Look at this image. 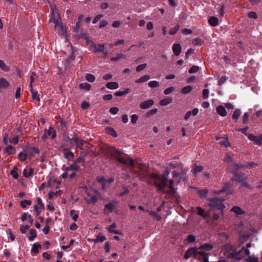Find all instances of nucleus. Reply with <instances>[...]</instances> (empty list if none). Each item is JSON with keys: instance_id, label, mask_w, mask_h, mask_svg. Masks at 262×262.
I'll list each match as a JSON object with an SVG mask.
<instances>
[{"instance_id": "obj_1", "label": "nucleus", "mask_w": 262, "mask_h": 262, "mask_svg": "<svg viewBox=\"0 0 262 262\" xmlns=\"http://www.w3.org/2000/svg\"><path fill=\"white\" fill-rule=\"evenodd\" d=\"M166 174L160 175L158 174H154L152 176L154 179V183L155 186L158 188V191L162 193H167L173 194L176 192V190L173 188L174 181L170 180L168 183L167 175Z\"/></svg>"}, {"instance_id": "obj_2", "label": "nucleus", "mask_w": 262, "mask_h": 262, "mask_svg": "<svg viewBox=\"0 0 262 262\" xmlns=\"http://www.w3.org/2000/svg\"><path fill=\"white\" fill-rule=\"evenodd\" d=\"M115 153L116 160L123 164H128L132 168L134 167L135 164L134 161L128 155H125L117 149H116Z\"/></svg>"}, {"instance_id": "obj_3", "label": "nucleus", "mask_w": 262, "mask_h": 262, "mask_svg": "<svg viewBox=\"0 0 262 262\" xmlns=\"http://www.w3.org/2000/svg\"><path fill=\"white\" fill-rule=\"evenodd\" d=\"M250 255L249 249H245L244 247L237 252H232L230 256H227L229 258H235L237 260H241L245 257L246 256Z\"/></svg>"}, {"instance_id": "obj_4", "label": "nucleus", "mask_w": 262, "mask_h": 262, "mask_svg": "<svg viewBox=\"0 0 262 262\" xmlns=\"http://www.w3.org/2000/svg\"><path fill=\"white\" fill-rule=\"evenodd\" d=\"M224 200V199L213 198L209 200L210 203L208 204V205L210 207L215 208L223 211L225 207V205L223 204Z\"/></svg>"}, {"instance_id": "obj_5", "label": "nucleus", "mask_w": 262, "mask_h": 262, "mask_svg": "<svg viewBox=\"0 0 262 262\" xmlns=\"http://www.w3.org/2000/svg\"><path fill=\"white\" fill-rule=\"evenodd\" d=\"M239 168V166L236 164H233L229 170L234 173V177L232 179L233 180L242 182L246 179V176L244 175H239L237 173V170Z\"/></svg>"}, {"instance_id": "obj_6", "label": "nucleus", "mask_w": 262, "mask_h": 262, "mask_svg": "<svg viewBox=\"0 0 262 262\" xmlns=\"http://www.w3.org/2000/svg\"><path fill=\"white\" fill-rule=\"evenodd\" d=\"M200 253H205L204 252L202 251H198V250L197 248H191L188 249L186 252L185 253L184 255V258L186 259H188L192 256H194L196 258L198 259V257H197V255H199L200 257H202V256L200 254Z\"/></svg>"}, {"instance_id": "obj_7", "label": "nucleus", "mask_w": 262, "mask_h": 262, "mask_svg": "<svg viewBox=\"0 0 262 262\" xmlns=\"http://www.w3.org/2000/svg\"><path fill=\"white\" fill-rule=\"evenodd\" d=\"M97 181L101 184L103 190H106L109 185L114 181V178H110L108 180H105L104 177H98Z\"/></svg>"}, {"instance_id": "obj_8", "label": "nucleus", "mask_w": 262, "mask_h": 262, "mask_svg": "<svg viewBox=\"0 0 262 262\" xmlns=\"http://www.w3.org/2000/svg\"><path fill=\"white\" fill-rule=\"evenodd\" d=\"M23 150L27 154V157L29 156L30 159L34 156V153L37 154L39 153V149L35 147H27Z\"/></svg>"}, {"instance_id": "obj_9", "label": "nucleus", "mask_w": 262, "mask_h": 262, "mask_svg": "<svg viewBox=\"0 0 262 262\" xmlns=\"http://www.w3.org/2000/svg\"><path fill=\"white\" fill-rule=\"evenodd\" d=\"M248 138L250 140L253 141L256 145H260L262 143V135L256 136L252 134H250L248 135Z\"/></svg>"}, {"instance_id": "obj_10", "label": "nucleus", "mask_w": 262, "mask_h": 262, "mask_svg": "<svg viewBox=\"0 0 262 262\" xmlns=\"http://www.w3.org/2000/svg\"><path fill=\"white\" fill-rule=\"evenodd\" d=\"M154 104L153 100H147L140 104V107L142 109H147L151 107Z\"/></svg>"}, {"instance_id": "obj_11", "label": "nucleus", "mask_w": 262, "mask_h": 262, "mask_svg": "<svg viewBox=\"0 0 262 262\" xmlns=\"http://www.w3.org/2000/svg\"><path fill=\"white\" fill-rule=\"evenodd\" d=\"M9 85V82L5 78H0V92H2V90L7 89Z\"/></svg>"}, {"instance_id": "obj_12", "label": "nucleus", "mask_w": 262, "mask_h": 262, "mask_svg": "<svg viewBox=\"0 0 262 262\" xmlns=\"http://www.w3.org/2000/svg\"><path fill=\"white\" fill-rule=\"evenodd\" d=\"M172 50L174 54L177 56H179L182 52L181 46L179 43L173 44L172 47Z\"/></svg>"}, {"instance_id": "obj_13", "label": "nucleus", "mask_w": 262, "mask_h": 262, "mask_svg": "<svg viewBox=\"0 0 262 262\" xmlns=\"http://www.w3.org/2000/svg\"><path fill=\"white\" fill-rule=\"evenodd\" d=\"M41 246L40 244L37 243L33 244L31 250L32 255L34 256L39 253V249H41Z\"/></svg>"}, {"instance_id": "obj_14", "label": "nucleus", "mask_w": 262, "mask_h": 262, "mask_svg": "<svg viewBox=\"0 0 262 262\" xmlns=\"http://www.w3.org/2000/svg\"><path fill=\"white\" fill-rule=\"evenodd\" d=\"M44 132L47 134L48 136H51V138L52 139H54L56 137V130L53 127L51 126H50L48 129H45Z\"/></svg>"}, {"instance_id": "obj_15", "label": "nucleus", "mask_w": 262, "mask_h": 262, "mask_svg": "<svg viewBox=\"0 0 262 262\" xmlns=\"http://www.w3.org/2000/svg\"><path fill=\"white\" fill-rule=\"evenodd\" d=\"M33 172L34 169L32 167H29L28 169L25 168L23 170V176L27 178L32 177Z\"/></svg>"}, {"instance_id": "obj_16", "label": "nucleus", "mask_w": 262, "mask_h": 262, "mask_svg": "<svg viewBox=\"0 0 262 262\" xmlns=\"http://www.w3.org/2000/svg\"><path fill=\"white\" fill-rule=\"evenodd\" d=\"M4 153L7 155H13L16 153V150L12 145H8L4 149Z\"/></svg>"}, {"instance_id": "obj_17", "label": "nucleus", "mask_w": 262, "mask_h": 262, "mask_svg": "<svg viewBox=\"0 0 262 262\" xmlns=\"http://www.w3.org/2000/svg\"><path fill=\"white\" fill-rule=\"evenodd\" d=\"M213 248V246L212 245L209 244H205L201 245L199 248V251L204 252L205 253H206L205 251H208L211 250Z\"/></svg>"}, {"instance_id": "obj_18", "label": "nucleus", "mask_w": 262, "mask_h": 262, "mask_svg": "<svg viewBox=\"0 0 262 262\" xmlns=\"http://www.w3.org/2000/svg\"><path fill=\"white\" fill-rule=\"evenodd\" d=\"M230 210L237 215H242L245 213L241 207L237 206H233Z\"/></svg>"}, {"instance_id": "obj_19", "label": "nucleus", "mask_w": 262, "mask_h": 262, "mask_svg": "<svg viewBox=\"0 0 262 262\" xmlns=\"http://www.w3.org/2000/svg\"><path fill=\"white\" fill-rule=\"evenodd\" d=\"M217 113L221 116L225 117L227 115V112L225 107L223 105H219L216 107Z\"/></svg>"}, {"instance_id": "obj_20", "label": "nucleus", "mask_w": 262, "mask_h": 262, "mask_svg": "<svg viewBox=\"0 0 262 262\" xmlns=\"http://www.w3.org/2000/svg\"><path fill=\"white\" fill-rule=\"evenodd\" d=\"M208 23L210 26L215 27L219 24L218 18L215 16H211L208 18Z\"/></svg>"}, {"instance_id": "obj_21", "label": "nucleus", "mask_w": 262, "mask_h": 262, "mask_svg": "<svg viewBox=\"0 0 262 262\" xmlns=\"http://www.w3.org/2000/svg\"><path fill=\"white\" fill-rule=\"evenodd\" d=\"M64 151L65 152L63 155L66 159L70 160L71 159H73L74 158V155L72 151L68 150L67 148L64 149Z\"/></svg>"}, {"instance_id": "obj_22", "label": "nucleus", "mask_w": 262, "mask_h": 262, "mask_svg": "<svg viewBox=\"0 0 262 262\" xmlns=\"http://www.w3.org/2000/svg\"><path fill=\"white\" fill-rule=\"evenodd\" d=\"M179 169H180L179 171H174L173 172L172 176L174 178L180 177L181 175H183L184 174V170H183L182 165H180Z\"/></svg>"}, {"instance_id": "obj_23", "label": "nucleus", "mask_w": 262, "mask_h": 262, "mask_svg": "<svg viewBox=\"0 0 262 262\" xmlns=\"http://www.w3.org/2000/svg\"><path fill=\"white\" fill-rule=\"evenodd\" d=\"M223 250L227 252L230 253L229 255H228L230 256V253L232 252L233 247L231 244H227L224 245V246L223 247Z\"/></svg>"}, {"instance_id": "obj_24", "label": "nucleus", "mask_w": 262, "mask_h": 262, "mask_svg": "<svg viewBox=\"0 0 262 262\" xmlns=\"http://www.w3.org/2000/svg\"><path fill=\"white\" fill-rule=\"evenodd\" d=\"M31 92L32 94V97L33 100H37V101H40V98L39 95H38L37 91H35L33 90V87L30 88Z\"/></svg>"}, {"instance_id": "obj_25", "label": "nucleus", "mask_w": 262, "mask_h": 262, "mask_svg": "<svg viewBox=\"0 0 262 262\" xmlns=\"http://www.w3.org/2000/svg\"><path fill=\"white\" fill-rule=\"evenodd\" d=\"M29 233L30 234V236H28V239L30 241H33L36 237V232L34 229H31L29 231Z\"/></svg>"}, {"instance_id": "obj_26", "label": "nucleus", "mask_w": 262, "mask_h": 262, "mask_svg": "<svg viewBox=\"0 0 262 262\" xmlns=\"http://www.w3.org/2000/svg\"><path fill=\"white\" fill-rule=\"evenodd\" d=\"M203 170V167L202 166L194 164L193 168L194 175L196 176L198 172L202 171Z\"/></svg>"}, {"instance_id": "obj_27", "label": "nucleus", "mask_w": 262, "mask_h": 262, "mask_svg": "<svg viewBox=\"0 0 262 262\" xmlns=\"http://www.w3.org/2000/svg\"><path fill=\"white\" fill-rule=\"evenodd\" d=\"M130 92V89L128 88L125 89L123 91H119L116 92V96H122L125 95Z\"/></svg>"}, {"instance_id": "obj_28", "label": "nucleus", "mask_w": 262, "mask_h": 262, "mask_svg": "<svg viewBox=\"0 0 262 262\" xmlns=\"http://www.w3.org/2000/svg\"><path fill=\"white\" fill-rule=\"evenodd\" d=\"M150 79V76L149 75H144L140 78L136 80L135 82L137 83H139L141 82H144L148 81Z\"/></svg>"}, {"instance_id": "obj_29", "label": "nucleus", "mask_w": 262, "mask_h": 262, "mask_svg": "<svg viewBox=\"0 0 262 262\" xmlns=\"http://www.w3.org/2000/svg\"><path fill=\"white\" fill-rule=\"evenodd\" d=\"M85 200L89 204H94L98 201V199L96 196H91L89 199L85 198Z\"/></svg>"}, {"instance_id": "obj_30", "label": "nucleus", "mask_w": 262, "mask_h": 262, "mask_svg": "<svg viewBox=\"0 0 262 262\" xmlns=\"http://www.w3.org/2000/svg\"><path fill=\"white\" fill-rule=\"evenodd\" d=\"M229 184L228 183H226L224 184L223 187L220 191H212V192L215 194H220L222 192H225L227 190V189L229 188Z\"/></svg>"}, {"instance_id": "obj_31", "label": "nucleus", "mask_w": 262, "mask_h": 262, "mask_svg": "<svg viewBox=\"0 0 262 262\" xmlns=\"http://www.w3.org/2000/svg\"><path fill=\"white\" fill-rule=\"evenodd\" d=\"M171 101L172 100L170 98H164L160 100V104L162 106H165L170 103Z\"/></svg>"}, {"instance_id": "obj_32", "label": "nucleus", "mask_w": 262, "mask_h": 262, "mask_svg": "<svg viewBox=\"0 0 262 262\" xmlns=\"http://www.w3.org/2000/svg\"><path fill=\"white\" fill-rule=\"evenodd\" d=\"M241 115V110L239 109H236L233 112L232 115V118L236 121V120L239 118V116Z\"/></svg>"}, {"instance_id": "obj_33", "label": "nucleus", "mask_w": 262, "mask_h": 262, "mask_svg": "<svg viewBox=\"0 0 262 262\" xmlns=\"http://www.w3.org/2000/svg\"><path fill=\"white\" fill-rule=\"evenodd\" d=\"M198 211V214L200 216H202L203 218H206L207 214L205 213V210L200 207H197L196 208Z\"/></svg>"}, {"instance_id": "obj_34", "label": "nucleus", "mask_w": 262, "mask_h": 262, "mask_svg": "<svg viewBox=\"0 0 262 262\" xmlns=\"http://www.w3.org/2000/svg\"><path fill=\"white\" fill-rule=\"evenodd\" d=\"M193 88L190 85H187L186 86H185L182 89V93L184 94H187L189 93L192 90Z\"/></svg>"}, {"instance_id": "obj_35", "label": "nucleus", "mask_w": 262, "mask_h": 262, "mask_svg": "<svg viewBox=\"0 0 262 262\" xmlns=\"http://www.w3.org/2000/svg\"><path fill=\"white\" fill-rule=\"evenodd\" d=\"M0 68L5 71L8 72L10 70L9 68L5 63V62L0 59Z\"/></svg>"}, {"instance_id": "obj_36", "label": "nucleus", "mask_w": 262, "mask_h": 262, "mask_svg": "<svg viewBox=\"0 0 262 262\" xmlns=\"http://www.w3.org/2000/svg\"><path fill=\"white\" fill-rule=\"evenodd\" d=\"M18 159H19V161L21 162L25 161L27 159V154H26V152H19L18 155Z\"/></svg>"}, {"instance_id": "obj_37", "label": "nucleus", "mask_w": 262, "mask_h": 262, "mask_svg": "<svg viewBox=\"0 0 262 262\" xmlns=\"http://www.w3.org/2000/svg\"><path fill=\"white\" fill-rule=\"evenodd\" d=\"M91 87V85L86 82L81 83L79 84V88L81 89H83V90H85L87 91H89Z\"/></svg>"}, {"instance_id": "obj_38", "label": "nucleus", "mask_w": 262, "mask_h": 262, "mask_svg": "<svg viewBox=\"0 0 262 262\" xmlns=\"http://www.w3.org/2000/svg\"><path fill=\"white\" fill-rule=\"evenodd\" d=\"M180 29V26L179 25H176L173 28L170 29L169 33L170 35H173L176 34Z\"/></svg>"}, {"instance_id": "obj_39", "label": "nucleus", "mask_w": 262, "mask_h": 262, "mask_svg": "<svg viewBox=\"0 0 262 262\" xmlns=\"http://www.w3.org/2000/svg\"><path fill=\"white\" fill-rule=\"evenodd\" d=\"M220 144L222 145L225 146V147H230L231 146V144L228 140L227 136L226 137V138H225V139L223 141L220 142Z\"/></svg>"}, {"instance_id": "obj_40", "label": "nucleus", "mask_w": 262, "mask_h": 262, "mask_svg": "<svg viewBox=\"0 0 262 262\" xmlns=\"http://www.w3.org/2000/svg\"><path fill=\"white\" fill-rule=\"evenodd\" d=\"M32 204V202L30 200H24L20 202V205L23 208H25L27 205H30Z\"/></svg>"}, {"instance_id": "obj_41", "label": "nucleus", "mask_w": 262, "mask_h": 262, "mask_svg": "<svg viewBox=\"0 0 262 262\" xmlns=\"http://www.w3.org/2000/svg\"><path fill=\"white\" fill-rule=\"evenodd\" d=\"M85 79L89 82H93L95 80V77L94 75L91 74H86L85 76Z\"/></svg>"}, {"instance_id": "obj_42", "label": "nucleus", "mask_w": 262, "mask_h": 262, "mask_svg": "<svg viewBox=\"0 0 262 262\" xmlns=\"http://www.w3.org/2000/svg\"><path fill=\"white\" fill-rule=\"evenodd\" d=\"M85 143V141L84 140H82L81 139H79L78 142L76 144V148H79L80 149H81L82 147L83 146L84 143Z\"/></svg>"}, {"instance_id": "obj_43", "label": "nucleus", "mask_w": 262, "mask_h": 262, "mask_svg": "<svg viewBox=\"0 0 262 262\" xmlns=\"http://www.w3.org/2000/svg\"><path fill=\"white\" fill-rule=\"evenodd\" d=\"M75 59V56L73 53L71 54L70 56L67 58L66 61V64L67 66L70 64V63Z\"/></svg>"}, {"instance_id": "obj_44", "label": "nucleus", "mask_w": 262, "mask_h": 262, "mask_svg": "<svg viewBox=\"0 0 262 262\" xmlns=\"http://www.w3.org/2000/svg\"><path fill=\"white\" fill-rule=\"evenodd\" d=\"M106 237L104 236L98 235L96 238L94 239V242L95 243L97 242H103L106 239Z\"/></svg>"}, {"instance_id": "obj_45", "label": "nucleus", "mask_w": 262, "mask_h": 262, "mask_svg": "<svg viewBox=\"0 0 262 262\" xmlns=\"http://www.w3.org/2000/svg\"><path fill=\"white\" fill-rule=\"evenodd\" d=\"M10 174L14 179H17L18 174L17 173V168L16 167L13 168L10 171Z\"/></svg>"}, {"instance_id": "obj_46", "label": "nucleus", "mask_w": 262, "mask_h": 262, "mask_svg": "<svg viewBox=\"0 0 262 262\" xmlns=\"http://www.w3.org/2000/svg\"><path fill=\"white\" fill-rule=\"evenodd\" d=\"M70 215L72 217V219L74 221L76 222L77 221V219L78 218V213H75V211L74 210H71L70 211Z\"/></svg>"}, {"instance_id": "obj_47", "label": "nucleus", "mask_w": 262, "mask_h": 262, "mask_svg": "<svg viewBox=\"0 0 262 262\" xmlns=\"http://www.w3.org/2000/svg\"><path fill=\"white\" fill-rule=\"evenodd\" d=\"M148 85L149 87L154 88H157L159 86V83L157 81H150L148 83Z\"/></svg>"}, {"instance_id": "obj_48", "label": "nucleus", "mask_w": 262, "mask_h": 262, "mask_svg": "<svg viewBox=\"0 0 262 262\" xmlns=\"http://www.w3.org/2000/svg\"><path fill=\"white\" fill-rule=\"evenodd\" d=\"M105 130L107 133L113 137H115V129L113 128L107 127L105 128Z\"/></svg>"}, {"instance_id": "obj_49", "label": "nucleus", "mask_w": 262, "mask_h": 262, "mask_svg": "<svg viewBox=\"0 0 262 262\" xmlns=\"http://www.w3.org/2000/svg\"><path fill=\"white\" fill-rule=\"evenodd\" d=\"M107 152L108 155H110L111 156V158H114V156L115 155V148L114 147H113L112 148L108 147V150H107Z\"/></svg>"}, {"instance_id": "obj_50", "label": "nucleus", "mask_w": 262, "mask_h": 262, "mask_svg": "<svg viewBox=\"0 0 262 262\" xmlns=\"http://www.w3.org/2000/svg\"><path fill=\"white\" fill-rule=\"evenodd\" d=\"M70 168L71 170L78 171L80 169V166L76 163H74L70 165Z\"/></svg>"}, {"instance_id": "obj_51", "label": "nucleus", "mask_w": 262, "mask_h": 262, "mask_svg": "<svg viewBox=\"0 0 262 262\" xmlns=\"http://www.w3.org/2000/svg\"><path fill=\"white\" fill-rule=\"evenodd\" d=\"M74 162L76 163L77 164L78 163H82V165H83L85 163V159L84 158L80 156L74 161Z\"/></svg>"}, {"instance_id": "obj_52", "label": "nucleus", "mask_w": 262, "mask_h": 262, "mask_svg": "<svg viewBox=\"0 0 262 262\" xmlns=\"http://www.w3.org/2000/svg\"><path fill=\"white\" fill-rule=\"evenodd\" d=\"M193 45L195 46H201L202 44V41L199 38H196L192 41Z\"/></svg>"}, {"instance_id": "obj_53", "label": "nucleus", "mask_w": 262, "mask_h": 262, "mask_svg": "<svg viewBox=\"0 0 262 262\" xmlns=\"http://www.w3.org/2000/svg\"><path fill=\"white\" fill-rule=\"evenodd\" d=\"M37 205H38L39 206V208L41 210H43L45 209L44 205L42 203V200L40 198H37Z\"/></svg>"}, {"instance_id": "obj_54", "label": "nucleus", "mask_w": 262, "mask_h": 262, "mask_svg": "<svg viewBox=\"0 0 262 262\" xmlns=\"http://www.w3.org/2000/svg\"><path fill=\"white\" fill-rule=\"evenodd\" d=\"M199 70V67L196 66H192L189 70V73H194L198 72Z\"/></svg>"}, {"instance_id": "obj_55", "label": "nucleus", "mask_w": 262, "mask_h": 262, "mask_svg": "<svg viewBox=\"0 0 262 262\" xmlns=\"http://www.w3.org/2000/svg\"><path fill=\"white\" fill-rule=\"evenodd\" d=\"M209 91L208 89H204L202 92L203 98L206 99L209 97Z\"/></svg>"}, {"instance_id": "obj_56", "label": "nucleus", "mask_w": 262, "mask_h": 262, "mask_svg": "<svg viewBox=\"0 0 262 262\" xmlns=\"http://www.w3.org/2000/svg\"><path fill=\"white\" fill-rule=\"evenodd\" d=\"M36 76V73L34 72L31 73V75L30 76V88L33 87L32 84L34 81V78Z\"/></svg>"}, {"instance_id": "obj_57", "label": "nucleus", "mask_w": 262, "mask_h": 262, "mask_svg": "<svg viewBox=\"0 0 262 262\" xmlns=\"http://www.w3.org/2000/svg\"><path fill=\"white\" fill-rule=\"evenodd\" d=\"M105 208L110 212H112L115 209V206L112 203H108L105 206Z\"/></svg>"}, {"instance_id": "obj_58", "label": "nucleus", "mask_w": 262, "mask_h": 262, "mask_svg": "<svg viewBox=\"0 0 262 262\" xmlns=\"http://www.w3.org/2000/svg\"><path fill=\"white\" fill-rule=\"evenodd\" d=\"M29 229V226L27 225L25 226L21 225L20 227V231L21 233L25 234L26 232V230Z\"/></svg>"}, {"instance_id": "obj_59", "label": "nucleus", "mask_w": 262, "mask_h": 262, "mask_svg": "<svg viewBox=\"0 0 262 262\" xmlns=\"http://www.w3.org/2000/svg\"><path fill=\"white\" fill-rule=\"evenodd\" d=\"M104 45H99L98 48H95V49L94 50V52L95 53L99 52H103L104 51Z\"/></svg>"}, {"instance_id": "obj_60", "label": "nucleus", "mask_w": 262, "mask_h": 262, "mask_svg": "<svg viewBox=\"0 0 262 262\" xmlns=\"http://www.w3.org/2000/svg\"><path fill=\"white\" fill-rule=\"evenodd\" d=\"M146 66H147L146 63L140 64L138 66H137V67L136 68V71L137 72H140V71H142L143 70H144L146 67Z\"/></svg>"}, {"instance_id": "obj_61", "label": "nucleus", "mask_w": 262, "mask_h": 262, "mask_svg": "<svg viewBox=\"0 0 262 262\" xmlns=\"http://www.w3.org/2000/svg\"><path fill=\"white\" fill-rule=\"evenodd\" d=\"M248 262H258V258L255 256H249L248 258L246 259Z\"/></svg>"}, {"instance_id": "obj_62", "label": "nucleus", "mask_w": 262, "mask_h": 262, "mask_svg": "<svg viewBox=\"0 0 262 262\" xmlns=\"http://www.w3.org/2000/svg\"><path fill=\"white\" fill-rule=\"evenodd\" d=\"M198 193L200 196L201 197H206L207 194V191L206 190H200L198 191Z\"/></svg>"}, {"instance_id": "obj_63", "label": "nucleus", "mask_w": 262, "mask_h": 262, "mask_svg": "<svg viewBox=\"0 0 262 262\" xmlns=\"http://www.w3.org/2000/svg\"><path fill=\"white\" fill-rule=\"evenodd\" d=\"M186 240L188 243H192L195 241V237L193 235H189L187 236Z\"/></svg>"}, {"instance_id": "obj_64", "label": "nucleus", "mask_w": 262, "mask_h": 262, "mask_svg": "<svg viewBox=\"0 0 262 262\" xmlns=\"http://www.w3.org/2000/svg\"><path fill=\"white\" fill-rule=\"evenodd\" d=\"M18 140H19L18 137L16 136L15 137L13 138L12 139H10L9 142L11 143L17 144L18 142Z\"/></svg>"}]
</instances>
